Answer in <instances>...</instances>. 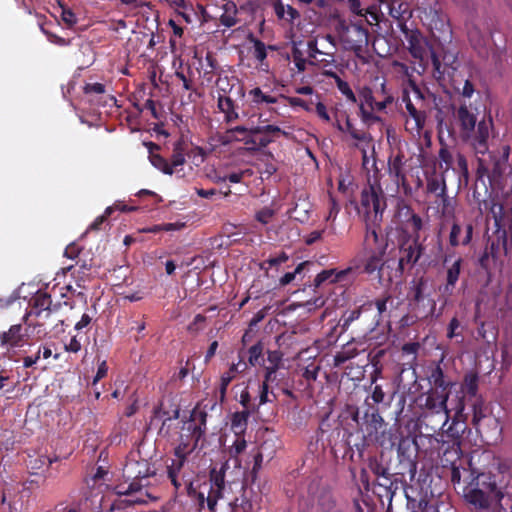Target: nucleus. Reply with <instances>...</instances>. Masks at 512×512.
Returning a JSON list of instances; mask_svg holds the SVG:
<instances>
[{"mask_svg":"<svg viewBox=\"0 0 512 512\" xmlns=\"http://www.w3.org/2000/svg\"><path fill=\"white\" fill-rule=\"evenodd\" d=\"M216 5H220L222 14L219 17L220 23L225 27H233L238 22V8L233 1L229 0H213Z\"/></svg>","mask_w":512,"mask_h":512,"instance_id":"obj_16","label":"nucleus"},{"mask_svg":"<svg viewBox=\"0 0 512 512\" xmlns=\"http://www.w3.org/2000/svg\"><path fill=\"white\" fill-rule=\"evenodd\" d=\"M275 213L276 210L272 207H264L256 213L255 218L261 224L266 225L272 220Z\"/></svg>","mask_w":512,"mask_h":512,"instance_id":"obj_40","label":"nucleus"},{"mask_svg":"<svg viewBox=\"0 0 512 512\" xmlns=\"http://www.w3.org/2000/svg\"><path fill=\"white\" fill-rule=\"evenodd\" d=\"M65 350L72 353H77L81 350V342L77 336H73L68 343L65 344Z\"/></svg>","mask_w":512,"mask_h":512,"instance_id":"obj_55","label":"nucleus"},{"mask_svg":"<svg viewBox=\"0 0 512 512\" xmlns=\"http://www.w3.org/2000/svg\"><path fill=\"white\" fill-rule=\"evenodd\" d=\"M258 133H283L284 135H286L285 132L281 131V129L275 125H266L264 127L252 128L251 134H258Z\"/></svg>","mask_w":512,"mask_h":512,"instance_id":"obj_51","label":"nucleus"},{"mask_svg":"<svg viewBox=\"0 0 512 512\" xmlns=\"http://www.w3.org/2000/svg\"><path fill=\"white\" fill-rule=\"evenodd\" d=\"M503 497L493 477L486 473L478 474L475 487L466 494L467 501L481 509L488 508L492 502H501Z\"/></svg>","mask_w":512,"mask_h":512,"instance_id":"obj_6","label":"nucleus"},{"mask_svg":"<svg viewBox=\"0 0 512 512\" xmlns=\"http://www.w3.org/2000/svg\"><path fill=\"white\" fill-rule=\"evenodd\" d=\"M497 234H498V241H500V240L502 241L501 242L502 249H503L504 253L507 254L511 247V243H512V232H511V235H509L506 230H501L500 227H498ZM499 245H500V242H498V246Z\"/></svg>","mask_w":512,"mask_h":512,"instance_id":"obj_42","label":"nucleus"},{"mask_svg":"<svg viewBox=\"0 0 512 512\" xmlns=\"http://www.w3.org/2000/svg\"><path fill=\"white\" fill-rule=\"evenodd\" d=\"M154 471L151 470L150 464L145 459H136L134 455L129 457L123 468V477L125 482L116 486V492L119 495H145L142 488L147 484L142 481L153 475Z\"/></svg>","mask_w":512,"mask_h":512,"instance_id":"obj_4","label":"nucleus"},{"mask_svg":"<svg viewBox=\"0 0 512 512\" xmlns=\"http://www.w3.org/2000/svg\"><path fill=\"white\" fill-rule=\"evenodd\" d=\"M404 162L403 156L397 155L390 163H389V174L393 178L394 182L398 187H402L404 192L407 193L409 186L406 181V176L404 173Z\"/></svg>","mask_w":512,"mask_h":512,"instance_id":"obj_17","label":"nucleus"},{"mask_svg":"<svg viewBox=\"0 0 512 512\" xmlns=\"http://www.w3.org/2000/svg\"><path fill=\"white\" fill-rule=\"evenodd\" d=\"M373 227H369L366 233V242L368 244H374L376 247H378L381 244H385L384 242H380V236L375 228L378 224H373Z\"/></svg>","mask_w":512,"mask_h":512,"instance_id":"obj_45","label":"nucleus"},{"mask_svg":"<svg viewBox=\"0 0 512 512\" xmlns=\"http://www.w3.org/2000/svg\"><path fill=\"white\" fill-rule=\"evenodd\" d=\"M424 289L425 281L423 279H420L418 282L414 283L411 288L412 301L414 303L413 310L416 312V315L421 318H426L432 315L436 307L435 301L433 299H428L429 309L427 311H421L420 304L425 300Z\"/></svg>","mask_w":512,"mask_h":512,"instance_id":"obj_11","label":"nucleus"},{"mask_svg":"<svg viewBox=\"0 0 512 512\" xmlns=\"http://www.w3.org/2000/svg\"><path fill=\"white\" fill-rule=\"evenodd\" d=\"M423 247L418 241V236L407 239L400 245L399 268L403 271L405 266L414 265L422 255Z\"/></svg>","mask_w":512,"mask_h":512,"instance_id":"obj_9","label":"nucleus"},{"mask_svg":"<svg viewBox=\"0 0 512 512\" xmlns=\"http://www.w3.org/2000/svg\"><path fill=\"white\" fill-rule=\"evenodd\" d=\"M21 325H13L8 332L1 337V342L10 346L17 345L22 340Z\"/></svg>","mask_w":512,"mask_h":512,"instance_id":"obj_33","label":"nucleus"},{"mask_svg":"<svg viewBox=\"0 0 512 512\" xmlns=\"http://www.w3.org/2000/svg\"><path fill=\"white\" fill-rule=\"evenodd\" d=\"M370 469L377 476L387 477L388 472L385 467L379 464L377 461H373L370 463Z\"/></svg>","mask_w":512,"mask_h":512,"instance_id":"obj_58","label":"nucleus"},{"mask_svg":"<svg viewBox=\"0 0 512 512\" xmlns=\"http://www.w3.org/2000/svg\"><path fill=\"white\" fill-rule=\"evenodd\" d=\"M41 30L47 36L48 40L51 43L59 45V46H67L69 44V41H67L66 39H64L56 34H53L49 31L45 30L44 28H41Z\"/></svg>","mask_w":512,"mask_h":512,"instance_id":"obj_50","label":"nucleus"},{"mask_svg":"<svg viewBox=\"0 0 512 512\" xmlns=\"http://www.w3.org/2000/svg\"><path fill=\"white\" fill-rule=\"evenodd\" d=\"M349 9L357 16L363 17L365 14L362 13L361 4L359 0H348Z\"/></svg>","mask_w":512,"mask_h":512,"instance_id":"obj_62","label":"nucleus"},{"mask_svg":"<svg viewBox=\"0 0 512 512\" xmlns=\"http://www.w3.org/2000/svg\"><path fill=\"white\" fill-rule=\"evenodd\" d=\"M273 10L279 20L289 24L300 17L299 12L283 0H275L273 2Z\"/></svg>","mask_w":512,"mask_h":512,"instance_id":"obj_18","label":"nucleus"},{"mask_svg":"<svg viewBox=\"0 0 512 512\" xmlns=\"http://www.w3.org/2000/svg\"><path fill=\"white\" fill-rule=\"evenodd\" d=\"M404 102L409 115V118L406 120V128L411 132L420 133L425 125V112L418 110L409 98L404 99Z\"/></svg>","mask_w":512,"mask_h":512,"instance_id":"obj_14","label":"nucleus"},{"mask_svg":"<svg viewBox=\"0 0 512 512\" xmlns=\"http://www.w3.org/2000/svg\"><path fill=\"white\" fill-rule=\"evenodd\" d=\"M282 361V354L279 351H269L268 352V362L269 366H275L276 369L279 368V365Z\"/></svg>","mask_w":512,"mask_h":512,"instance_id":"obj_56","label":"nucleus"},{"mask_svg":"<svg viewBox=\"0 0 512 512\" xmlns=\"http://www.w3.org/2000/svg\"><path fill=\"white\" fill-rule=\"evenodd\" d=\"M462 259L458 258L448 269L446 276V284L444 286V292L451 295L453 289L459 279L461 271Z\"/></svg>","mask_w":512,"mask_h":512,"instance_id":"obj_27","label":"nucleus"},{"mask_svg":"<svg viewBox=\"0 0 512 512\" xmlns=\"http://www.w3.org/2000/svg\"><path fill=\"white\" fill-rule=\"evenodd\" d=\"M345 132H349L350 135L357 139V140H360V141H369L370 140V137L366 134V133H360L358 132L354 127L353 125L351 124L349 118L346 119V131Z\"/></svg>","mask_w":512,"mask_h":512,"instance_id":"obj_47","label":"nucleus"},{"mask_svg":"<svg viewBox=\"0 0 512 512\" xmlns=\"http://www.w3.org/2000/svg\"><path fill=\"white\" fill-rule=\"evenodd\" d=\"M242 467L240 459L228 460L224 462L220 469L213 468L210 472V487L208 489V508L214 511L219 499L223 497V491L226 483L232 484L240 481L242 477Z\"/></svg>","mask_w":512,"mask_h":512,"instance_id":"obj_3","label":"nucleus"},{"mask_svg":"<svg viewBox=\"0 0 512 512\" xmlns=\"http://www.w3.org/2000/svg\"><path fill=\"white\" fill-rule=\"evenodd\" d=\"M315 111L319 118L325 122H330V116L326 106L322 102H317L315 105Z\"/></svg>","mask_w":512,"mask_h":512,"instance_id":"obj_54","label":"nucleus"},{"mask_svg":"<svg viewBox=\"0 0 512 512\" xmlns=\"http://www.w3.org/2000/svg\"><path fill=\"white\" fill-rule=\"evenodd\" d=\"M331 75L335 78L338 90L346 97V99L351 103H356L358 99L349 84L342 80L337 74L331 73Z\"/></svg>","mask_w":512,"mask_h":512,"instance_id":"obj_34","label":"nucleus"},{"mask_svg":"<svg viewBox=\"0 0 512 512\" xmlns=\"http://www.w3.org/2000/svg\"><path fill=\"white\" fill-rule=\"evenodd\" d=\"M248 415L247 412H237L233 415L231 426L237 436L245 431Z\"/></svg>","mask_w":512,"mask_h":512,"instance_id":"obj_35","label":"nucleus"},{"mask_svg":"<svg viewBox=\"0 0 512 512\" xmlns=\"http://www.w3.org/2000/svg\"><path fill=\"white\" fill-rule=\"evenodd\" d=\"M207 414L198 406L195 407L190 416V420L186 423L187 430L192 432V438L197 442L206 431Z\"/></svg>","mask_w":512,"mask_h":512,"instance_id":"obj_13","label":"nucleus"},{"mask_svg":"<svg viewBox=\"0 0 512 512\" xmlns=\"http://www.w3.org/2000/svg\"><path fill=\"white\" fill-rule=\"evenodd\" d=\"M251 102L256 106L275 104L281 98V96L273 95L268 92H264L261 88L255 87L248 93Z\"/></svg>","mask_w":512,"mask_h":512,"instance_id":"obj_26","label":"nucleus"},{"mask_svg":"<svg viewBox=\"0 0 512 512\" xmlns=\"http://www.w3.org/2000/svg\"><path fill=\"white\" fill-rule=\"evenodd\" d=\"M427 191L435 194L445 204L448 200L446 193V180L442 173L441 175H433L427 179Z\"/></svg>","mask_w":512,"mask_h":512,"instance_id":"obj_21","label":"nucleus"},{"mask_svg":"<svg viewBox=\"0 0 512 512\" xmlns=\"http://www.w3.org/2000/svg\"><path fill=\"white\" fill-rule=\"evenodd\" d=\"M472 233L473 226L471 223L463 226L457 222H454L449 235V243L453 247L459 245H468L471 241Z\"/></svg>","mask_w":512,"mask_h":512,"instance_id":"obj_15","label":"nucleus"},{"mask_svg":"<svg viewBox=\"0 0 512 512\" xmlns=\"http://www.w3.org/2000/svg\"><path fill=\"white\" fill-rule=\"evenodd\" d=\"M490 212L495 220L496 226L501 227L504 218L503 205L493 202L490 207Z\"/></svg>","mask_w":512,"mask_h":512,"instance_id":"obj_43","label":"nucleus"},{"mask_svg":"<svg viewBox=\"0 0 512 512\" xmlns=\"http://www.w3.org/2000/svg\"><path fill=\"white\" fill-rule=\"evenodd\" d=\"M413 512H438L433 505H429L427 502H420L418 509Z\"/></svg>","mask_w":512,"mask_h":512,"instance_id":"obj_64","label":"nucleus"},{"mask_svg":"<svg viewBox=\"0 0 512 512\" xmlns=\"http://www.w3.org/2000/svg\"><path fill=\"white\" fill-rule=\"evenodd\" d=\"M247 447L246 440L238 435L233 444L229 448L230 460L239 459L238 456L244 452Z\"/></svg>","mask_w":512,"mask_h":512,"instance_id":"obj_37","label":"nucleus"},{"mask_svg":"<svg viewBox=\"0 0 512 512\" xmlns=\"http://www.w3.org/2000/svg\"><path fill=\"white\" fill-rule=\"evenodd\" d=\"M263 346L261 343H257L250 347L249 349V363L252 366L260 364V360L262 359Z\"/></svg>","mask_w":512,"mask_h":512,"instance_id":"obj_41","label":"nucleus"},{"mask_svg":"<svg viewBox=\"0 0 512 512\" xmlns=\"http://www.w3.org/2000/svg\"><path fill=\"white\" fill-rule=\"evenodd\" d=\"M146 146L149 149V160L151 164L164 174L172 175L174 173L173 166L161 155L153 152V150H158L159 146L152 142L146 143Z\"/></svg>","mask_w":512,"mask_h":512,"instance_id":"obj_23","label":"nucleus"},{"mask_svg":"<svg viewBox=\"0 0 512 512\" xmlns=\"http://www.w3.org/2000/svg\"><path fill=\"white\" fill-rule=\"evenodd\" d=\"M217 104L219 110L225 114L227 122H231L238 119L239 115L236 112L234 102L230 97L220 94L218 96Z\"/></svg>","mask_w":512,"mask_h":512,"instance_id":"obj_30","label":"nucleus"},{"mask_svg":"<svg viewBox=\"0 0 512 512\" xmlns=\"http://www.w3.org/2000/svg\"><path fill=\"white\" fill-rule=\"evenodd\" d=\"M185 163V155L182 150L181 144L177 143L174 147L173 154L171 157V166H173L174 172L178 166H182Z\"/></svg>","mask_w":512,"mask_h":512,"instance_id":"obj_39","label":"nucleus"},{"mask_svg":"<svg viewBox=\"0 0 512 512\" xmlns=\"http://www.w3.org/2000/svg\"><path fill=\"white\" fill-rule=\"evenodd\" d=\"M490 414L487 412V408L485 407L482 400H477L473 404V416H472V424L477 430V432H481L482 428H484L483 422L486 418H488Z\"/></svg>","mask_w":512,"mask_h":512,"instance_id":"obj_29","label":"nucleus"},{"mask_svg":"<svg viewBox=\"0 0 512 512\" xmlns=\"http://www.w3.org/2000/svg\"><path fill=\"white\" fill-rule=\"evenodd\" d=\"M365 23L372 25L369 19L341 20L338 23L337 31L345 48L354 52H360L368 44L369 33Z\"/></svg>","mask_w":512,"mask_h":512,"instance_id":"obj_5","label":"nucleus"},{"mask_svg":"<svg viewBox=\"0 0 512 512\" xmlns=\"http://www.w3.org/2000/svg\"><path fill=\"white\" fill-rule=\"evenodd\" d=\"M484 428L479 432L487 442H497L500 439L501 427L499 420L490 415L483 422Z\"/></svg>","mask_w":512,"mask_h":512,"instance_id":"obj_22","label":"nucleus"},{"mask_svg":"<svg viewBox=\"0 0 512 512\" xmlns=\"http://www.w3.org/2000/svg\"><path fill=\"white\" fill-rule=\"evenodd\" d=\"M381 90L383 94V98L379 101L375 100L371 109V113L375 114V112L384 111L388 104L392 103L393 98L391 95L387 94L385 91V84H381Z\"/></svg>","mask_w":512,"mask_h":512,"instance_id":"obj_38","label":"nucleus"},{"mask_svg":"<svg viewBox=\"0 0 512 512\" xmlns=\"http://www.w3.org/2000/svg\"><path fill=\"white\" fill-rule=\"evenodd\" d=\"M439 167L442 173L445 174L449 170H453L463 177L468 176V163L465 156L454 148H449L447 145H442L439 152Z\"/></svg>","mask_w":512,"mask_h":512,"instance_id":"obj_8","label":"nucleus"},{"mask_svg":"<svg viewBox=\"0 0 512 512\" xmlns=\"http://www.w3.org/2000/svg\"><path fill=\"white\" fill-rule=\"evenodd\" d=\"M479 377L475 372H469L465 375L463 387L469 395L475 396L478 391Z\"/></svg>","mask_w":512,"mask_h":512,"instance_id":"obj_36","label":"nucleus"},{"mask_svg":"<svg viewBox=\"0 0 512 512\" xmlns=\"http://www.w3.org/2000/svg\"><path fill=\"white\" fill-rule=\"evenodd\" d=\"M34 305L28 316L34 314L36 316H40L43 312H48L50 310V306L52 304V300L50 295L47 293L38 292L34 299ZM49 313H46L48 316Z\"/></svg>","mask_w":512,"mask_h":512,"instance_id":"obj_28","label":"nucleus"},{"mask_svg":"<svg viewBox=\"0 0 512 512\" xmlns=\"http://www.w3.org/2000/svg\"><path fill=\"white\" fill-rule=\"evenodd\" d=\"M288 260V256L286 253L282 252L278 256L270 257L266 261L263 262L262 268H265L266 265L271 268L274 266L281 265L282 263L286 262Z\"/></svg>","mask_w":512,"mask_h":512,"instance_id":"obj_46","label":"nucleus"},{"mask_svg":"<svg viewBox=\"0 0 512 512\" xmlns=\"http://www.w3.org/2000/svg\"><path fill=\"white\" fill-rule=\"evenodd\" d=\"M176 455L178 456V459L173 460L172 464L168 467V477L176 489L185 485L188 489V493L191 494L192 481L190 479H186L182 472L185 462L184 456L179 455L178 451L176 452Z\"/></svg>","mask_w":512,"mask_h":512,"instance_id":"obj_12","label":"nucleus"},{"mask_svg":"<svg viewBox=\"0 0 512 512\" xmlns=\"http://www.w3.org/2000/svg\"><path fill=\"white\" fill-rule=\"evenodd\" d=\"M457 119L463 141L467 142L477 155H484L489 149L488 139L492 127L491 119H483L477 123L475 114L465 105L458 108Z\"/></svg>","mask_w":512,"mask_h":512,"instance_id":"obj_2","label":"nucleus"},{"mask_svg":"<svg viewBox=\"0 0 512 512\" xmlns=\"http://www.w3.org/2000/svg\"><path fill=\"white\" fill-rule=\"evenodd\" d=\"M433 377H435L436 387L419 396V407L425 410L422 415L424 419L438 415L441 423L439 428L444 429L450 420V413L452 411L455 413L453 423L461 418L465 409L464 397L457 396L455 403L451 402V408H448L447 401L449 393L446 390L444 381L441 379L442 371L438 368L433 374Z\"/></svg>","mask_w":512,"mask_h":512,"instance_id":"obj_1","label":"nucleus"},{"mask_svg":"<svg viewBox=\"0 0 512 512\" xmlns=\"http://www.w3.org/2000/svg\"><path fill=\"white\" fill-rule=\"evenodd\" d=\"M346 273H347L346 270H343L340 272H336L334 269L323 270L315 277L314 285H315V287H319L326 281H330V282L338 281V280L342 279Z\"/></svg>","mask_w":512,"mask_h":512,"instance_id":"obj_32","label":"nucleus"},{"mask_svg":"<svg viewBox=\"0 0 512 512\" xmlns=\"http://www.w3.org/2000/svg\"><path fill=\"white\" fill-rule=\"evenodd\" d=\"M106 92L105 85L102 83H87L84 86L85 94H104Z\"/></svg>","mask_w":512,"mask_h":512,"instance_id":"obj_48","label":"nucleus"},{"mask_svg":"<svg viewBox=\"0 0 512 512\" xmlns=\"http://www.w3.org/2000/svg\"><path fill=\"white\" fill-rule=\"evenodd\" d=\"M305 262L303 263H300L296 269L294 270V272H288L286 274H284L281 278H280V284L282 286H285L289 283H291L294 279H295V276L296 274L300 273L303 269V267L305 266Z\"/></svg>","mask_w":512,"mask_h":512,"instance_id":"obj_49","label":"nucleus"},{"mask_svg":"<svg viewBox=\"0 0 512 512\" xmlns=\"http://www.w3.org/2000/svg\"><path fill=\"white\" fill-rule=\"evenodd\" d=\"M408 49L411 55L420 61H423L427 55V44L424 39L417 34H411L409 36Z\"/></svg>","mask_w":512,"mask_h":512,"instance_id":"obj_25","label":"nucleus"},{"mask_svg":"<svg viewBox=\"0 0 512 512\" xmlns=\"http://www.w3.org/2000/svg\"><path fill=\"white\" fill-rule=\"evenodd\" d=\"M358 98H359L360 116H361V119L363 120V122L368 123V124H373L375 122H379L381 120L380 117L371 113V109H370L376 100L371 88L362 87L359 90Z\"/></svg>","mask_w":512,"mask_h":512,"instance_id":"obj_10","label":"nucleus"},{"mask_svg":"<svg viewBox=\"0 0 512 512\" xmlns=\"http://www.w3.org/2000/svg\"><path fill=\"white\" fill-rule=\"evenodd\" d=\"M360 202L366 217L373 224H379L382 221V215L387 204L383 189L377 181L369 183L362 190Z\"/></svg>","mask_w":512,"mask_h":512,"instance_id":"obj_7","label":"nucleus"},{"mask_svg":"<svg viewBox=\"0 0 512 512\" xmlns=\"http://www.w3.org/2000/svg\"><path fill=\"white\" fill-rule=\"evenodd\" d=\"M387 244H381L375 248L374 251L368 256L364 264V271L366 273H374L375 271H380L383 264V256L385 254Z\"/></svg>","mask_w":512,"mask_h":512,"instance_id":"obj_19","label":"nucleus"},{"mask_svg":"<svg viewBox=\"0 0 512 512\" xmlns=\"http://www.w3.org/2000/svg\"><path fill=\"white\" fill-rule=\"evenodd\" d=\"M371 397L372 400L377 404L383 402L385 398V393L383 392L381 386L376 385L374 387Z\"/></svg>","mask_w":512,"mask_h":512,"instance_id":"obj_60","label":"nucleus"},{"mask_svg":"<svg viewBox=\"0 0 512 512\" xmlns=\"http://www.w3.org/2000/svg\"><path fill=\"white\" fill-rule=\"evenodd\" d=\"M108 367L105 361L101 362L98 366L97 373L93 379V384H96L99 380L107 375Z\"/></svg>","mask_w":512,"mask_h":512,"instance_id":"obj_59","label":"nucleus"},{"mask_svg":"<svg viewBox=\"0 0 512 512\" xmlns=\"http://www.w3.org/2000/svg\"><path fill=\"white\" fill-rule=\"evenodd\" d=\"M61 19L68 27H72L77 22L76 15L69 9L62 10Z\"/></svg>","mask_w":512,"mask_h":512,"instance_id":"obj_53","label":"nucleus"},{"mask_svg":"<svg viewBox=\"0 0 512 512\" xmlns=\"http://www.w3.org/2000/svg\"><path fill=\"white\" fill-rule=\"evenodd\" d=\"M293 63L296 66L298 72H303L306 69V60L303 57L301 51L297 48L293 49L292 52Z\"/></svg>","mask_w":512,"mask_h":512,"instance_id":"obj_44","label":"nucleus"},{"mask_svg":"<svg viewBox=\"0 0 512 512\" xmlns=\"http://www.w3.org/2000/svg\"><path fill=\"white\" fill-rule=\"evenodd\" d=\"M340 207L334 198L329 199V213L326 217V221H334L339 213Z\"/></svg>","mask_w":512,"mask_h":512,"instance_id":"obj_52","label":"nucleus"},{"mask_svg":"<svg viewBox=\"0 0 512 512\" xmlns=\"http://www.w3.org/2000/svg\"><path fill=\"white\" fill-rule=\"evenodd\" d=\"M323 233H324V230L312 231L311 233H309L306 236V239H305L306 244L311 245V244L315 243L316 241L321 239Z\"/></svg>","mask_w":512,"mask_h":512,"instance_id":"obj_63","label":"nucleus"},{"mask_svg":"<svg viewBox=\"0 0 512 512\" xmlns=\"http://www.w3.org/2000/svg\"><path fill=\"white\" fill-rule=\"evenodd\" d=\"M251 43L253 45L252 55L258 61L260 70L267 72L269 69V66L266 62L267 50H273L274 47L266 46L262 41L255 38L251 39Z\"/></svg>","mask_w":512,"mask_h":512,"instance_id":"obj_24","label":"nucleus"},{"mask_svg":"<svg viewBox=\"0 0 512 512\" xmlns=\"http://www.w3.org/2000/svg\"><path fill=\"white\" fill-rule=\"evenodd\" d=\"M278 369L275 366H267L264 381L262 384L269 385V383L274 382L276 380V371Z\"/></svg>","mask_w":512,"mask_h":512,"instance_id":"obj_57","label":"nucleus"},{"mask_svg":"<svg viewBox=\"0 0 512 512\" xmlns=\"http://www.w3.org/2000/svg\"><path fill=\"white\" fill-rule=\"evenodd\" d=\"M399 213L400 215L404 214L407 217V227L413 231V233L415 234L414 237H419L418 233L423 227L421 217L413 213L412 210L407 206H403L400 209Z\"/></svg>","mask_w":512,"mask_h":512,"instance_id":"obj_31","label":"nucleus"},{"mask_svg":"<svg viewBox=\"0 0 512 512\" xmlns=\"http://www.w3.org/2000/svg\"><path fill=\"white\" fill-rule=\"evenodd\" d=\"M459 327H460L459 320L456 317L452 318L449 323V326H448V333H447L448 338L455 337L457 335L456 330Z\"/></svg>","mask_w":512,"mask_h":512,"instance_id":"obj_61","label":"nucleus"},{"mask_svg":"<svg viewBox=\"0 0 512 512\" xmlns=\"http://www.w3.org/2000/svg\"><path fill=\"white\" fill-rule=\"evenodd\" d=\"M127 496L129 497L128 499L120 500L119 502L114 503L113 506L111 507L110 512H134V504H146L148 502V499H150L149 494H131Z\"/></svg>","mask_w":512,"mask_h":512,"instance_id":"obj_20","label":"nucleus"}]
</instances>
